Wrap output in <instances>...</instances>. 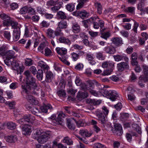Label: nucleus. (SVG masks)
I'll use <instances>...</instances> for the list:
<instances>
[{"label": "nucleus", "mask_w": 148, "mask_h": 148, "mask_svg": "<svg viewBox=\"0 0 148 148\" xmlns=\"http://www.w3.org/2000/svg\"><path fill=\"white\" fill-rule=\"evenodd\" d=\"M21 86L23 91L25 92L27 95L26 99L29 102L33 104H38V101L31 95V93L37 95V93L35 90H29L27 89L26 88L25 86H23V85H22Z\"/></svg>", "instance_id": "f257e3e1"}, {"label": "nucleus", "mask_w": 148, "mask_h": 148, "mask_svg": "<svg viewBox=\"0 0 148 148\" xmlns=\"http://www.w3.org/2000/svg\"><path fill=\"white\" fill-rule=\"evenodd\" d=\"M26 85L23 86H25L26 88L29 90H37L36 89L37 85L36 83L35 79L32 76H29L26 78Z\"/></svg>", "instance_id": "f03ea898"}, {"label": "nucleus", "mask_w": 148, "mask_h": 148, "mask_svg": "<svg viewBox=\"0 0 148 148\" xmlns=\"http://www.w3.org/2000/svg\"><path fill=\"white\" fill-rule=\"evenodd\" d=\"M51 132L50 131H47L43 133L37 139V140L39 143L41 144L44 143L47 141L50 138L51 135Z\"/></svg>", "instance_id": "7ed1b4c3"}, {"label": "nucleus", "mask_w": 148, "mask_h": 148, "mask_svg": "<svg viewBox=\"0 0 148 148\" xmlns=\"http://www.w3.org/2000/svg\"><path fill=\"white\" fill-rule=\"evenodd\" d=\"M11 66L12 69L17 71V74L21 73L23 70L19 66L18 62L15 60H12L11 62Z\"/></svg>", "instance_id": "20e7f679"}, {"label": "nucleus", "mask_w": 148, "mask_h": 148, "mask_svg": "<svg viewBox=\"0 0 148 148\" xmlns=\"http://www.w3.org/2000/svg\"><path fill=\"white\" fill-rule=\"evenodd\" d=\"M117 68L119 71H123L125 69H129V66L127 62H122L117 64Z\"/></svg>", "instance_id": "39448f33"}, {"label": "nucleus", "mask_w": 148, "mask_h": 148, "mask_svg": "<svg viewBox=\"0 0 148 148\" xmlns=\"http://www.w3.org/2000/svg\"><path fill=\"white\" fill-rule=\"evenodd\" d=\"M13 39L15 41H17L20 35V29L19 27H16L14 29L13 32Z\"/></svg>", "instance_id": "423d86ee"}, {"label": "nucleus", "mask_w": 148, "mask_h": 148, "mask_svg": "<svg viewBox=\"0 0 148 148\" xmlns=\"http://www.w3.org/2000/svg\"><path fill=\"white\" fill-rule=\"evenodd\" d=\"M104 51L108 54H113L116 52V50L114 47L111 45L105 47L104 48Z\"/></svg>", "instance_id": "0eeeda50"}, {"label": "nucleus", "mask_w": 148, "mask_h": 148, "mask_svg": "<svg viewBox=\"0 0 148 148\" xmlns=\"http://www.w3.org/2000/svg\"><path fill=\"white\" fill-rule=\"evenodd\" d=\"M1 18L2 19L4 20L3 24L4 25L9 26L10 21L11 19L9 16L4 14H2L1 15Z\"/></svg>", "instance_id": "6e6552de"}, {"label": "nucleus", "mask_w": 148, "mask_h": 148, "mask_svg": "<svg viewBox=\"0 0 148 148\" xmlns=\"http://www.w3.org/2000/svg\"><path fill=\"white\" fill-rule=\"evenodd\" d=\"M66 116V115L63 112H60L58 114L57 119H56L57 124L61 125H63V123L62 118H65Z\"/></svg>", "instance_id": "1a4fd4ad"}, {"label": "nucleus", "mask_w": 148, "mask_h": 148, "mask_svg": "<svg viewBox=\"0 0 148 148\" xmlns=\"http://www.w3.org/2000/svg\"><path fill=\"white\" fill-rule=\"evenodd\" d=\"M109 94L108 97L112 101H114L119 97V95L114 90H109Z\"/></svg>", "instance_id": "9d476101"}, {"label": "nucleus", "mask_w": 148, "mask_h": 148, "mask_svg": "<svg viewBox=\"0 0 148 148\" xmlns=\"http://www.w3.org/2000/svg\"><path fill=\"white\" fill-rule=\"evenodd\" d=\"M45 81L48 83L51 82L53 78V73L50 71H46L45 73Z\"/></svg>", "instance_id": "9b49d317"}, {"label": "nucleus", "mask_w": 148, "mask_h": 148, "mask_svg": "<svg viewBox=\"0 0 148 148\" xmlns=\"http://www.w3.org/2000/svg\"><path fill=\"white\" fill-rule=\"evenodd\" d=\"M97 18H98L97 17H91L89 19L84 21H83V23L84 26L85 28H88V25L93 22V21L95 20Z\"/></svg>", "instance_id": "f8f14e48"}, {"label": "nucleus", "mask_w": 148, "mask_h": 148, "mask_svg": "<svg viewBox=\"0 0 148 148\" xmlns=\"http://www.w3.org/2000/svg\"><path fill=\"white\" fill-rule=\"evenodd\" d=\"M6 141L8 143H14L17 140L16 136L15 135H11L5 137Z\"/></svg>", "instance_id": "ddd939ff"}, {"label": "nucleus", "mask_w": 148, "mask_h": 148, "mask_svg": "<svg viewBox=\"0 0 148 148\" xmlns=\"http://www.w3.org/2000/svg\"><path fill=\"white\" fill-rule=\"evenodd\" d=\"M41 110L42 112L46 113L47 112V110H51L52 108L51 105L49 104L44 103L42 106L40 107Z\"/></svg>", "instance_id": "4468645a"}, {"label": "nucleus", "mask_w": 148, "mask_h": 148, "mask_svg": "<svg viewBox=\"0 0 148 148\" xmlns=\"http://www.w3.org/2000/svg\"><path fill=\"white\" fill-rule=\"evenodd\" d=\"M72 28L73 32L75 33H78L80 32V28L79 25L77 23H73Z\"/></svg>", "instance_id": "2eb2a0df"}, {"label": "nucleus", "mask_w": 148, "mask_h": 148, "mask_svg": "<svg viewBox=\"0 0 148 148\" xmlns=\"http://www.w3.org/2000/svg\"><path fill=\"white\" fill-rule=\"evenodd\" d=\"M87 82L90 89H92L94 88L95 85L98 86L100 85V84L95 80H89L87 81Z\"/></svg>", "instance_id": "dca6fc26"}, {"label": "nucleus", "mask_w": 148, "mask_h": 148, "mask_svg": "<svg viewBox=\"0 0 148 148\" xmlns=\"http://www.w3.org/2000/svg\"><path fill=\"white\" fill-rule=\"evenodd\" d=\"M112 43L116 46H118L122 43V40L121 38L114 37L111 39Z\"/></svg>", "instance_id": "f3484780"}, {"label": "nucleus", "mask_w": 148, "mask_h": 148, "mask_svg": "<svg viewBox=\"0 0 148 148\" xmlns=\"http://www.w3.org/2000/svg\"><path fill=\"white\" fill-rule=\"evenodd\" d=\"M99 121L102 124H104L106 122V117L104 116L101 113H99L97 115Z\"/></svg>", "instance_id": "a211bd4d"}, {"label": "nucleus", "mask_w": 148, "mask_h": 148, "mask_svg": "<svg viewBox=\"0 0 148 148\" xmlns=\"http://www.w3.org/2000/svg\"><path fill=\"white\" fill-rule=\"evenodd\" d=\"M23 134H27L31 132V127L30 125H25L23 127Z\"/></svg>", "instance_id": "6ab92c4d"}, {"label": "nucleus", "mask_w": 148, "mask_h": 148, "mask_svg": "<svg viewBox=\"0 0 148 148\" xmlns=\"http://www.w3.org/2000/svg\"><path fill=\"white\" fill-rule=\"evenodd\" d=\"M71 119H73L75 121V120L73 118H71L66 119V123L67 126L69 129L71 130H74L75 128V125L73 124L71 122Z\"/></svg>", "instance_id": "aec40b11"}, {"label": "nucleus", "mask_w": 148, "mask_h": 148, "mask_svg": "<svg viewBox=\"0 0 148 148\" xmlns=\"http://www.w3.org/2000/svg\"><path fill=\"white\" fill-rule=\"evenodd\" d=\"M57 42H58L66 44H69L70 43V41L68 38H66L63 36L59 37L58 39Z\"/></svg>", "instance_id": "412c9836"}, {"label": "nucleus", "mask_w": 148, "mask_h": 148, "mask_svg": "<svg viewBox=\"0 0 148 148\" xmlns=\"http://www.w3.org/2000/svg\"><path fill=\"white\" fill-rule=\"evenodd\" d=\"M25 116L27 122L32 123L35 119V117L31 114H26Z\"/></svg>", "instance_id": "4be33fe9"}, {"label": "nucleus", "mask_w": 148, "mask_h": 148, "mask_svg": "<svg viewBox=\"0 0 148 148\" xmlns=\"http://www.w3.org/2000/svg\"><path fill=\"white\" fill-rule=\"evenodd\" d=\"M89 0H77L78 4L76 6V9L79 10L82 8L84 6L85 3Z\"/></svg>", "instance_id": "5701e85b"}, {"label": "nucleus", "mask_w": 148, "mask_h": 148, "mask_svg": "<svg viewBox=\"0 0 148 148\" xmlns=\"http://www.w3.org/2000/svg\"><path fill=\"white\" fill-rule=\"evenodd\" d=\"M79 134L82 136H85L86 137L90 136L92 134L89 132L86 129L81 130L79 132Z\"/></svg>", "instance_id": "b1692460"}, {"label": "nucleus", "mask_w": 148, "mask_h": 148, "mask_svg": "<svg viewBox=\"0 0 148 148\" xmlns=\"http://www.w3.org/2000/svg\"><path fill=\"white\" fill-rule=\"evenodd\" d=\"M58 53L62 56L64 55L67 53L66 49L64 48H58L56 49Z\"/></svg>", "instance_id": "393cba45"}, {"label": "nucleus", "mask_w": 148, "mask_h": 148, "mask_svg": "<svg viewBox=\"0 0 148 148\" xmlns=\"http://www.w3.org/2000/svg\"><path fill=\"white\" fill-rule=\"evenodd\" d=\"M88 96V93L86 92H79L77 97L79 99H85L87 98Z\"/></svg>", "instance_id": "a878e982"}, {"label": "nucleus", "mask_w": 148, "mask_h": 148, "mask_svg": "<svg viewBox=\"0 0 148 148\" xmlns=\"http://www.w3.org/2000/svg\"><path fill=\"white\" fill-rule=\"evenodd\" d=\"M86 102L88 103L93 104L94 105H99L101 102L100 101H96L94 99H87L86 100Z\"/></svg>", "instance_id": "bb28decb"}, {"label": "nucleus", "mask_w": 148, "mask_h": 148, "mask_svg": "<svg viewBox=\"0 0 148 148\" xmlns=\"http://www.w3.org/2000/svg\"><path fill=\"white\" fill-rule=\"evenodd\" d=\"M15 54V53L12 50H8L6 51L5 54L6 57L12 58L16 57L14 56Z\"/></svg>", "instance_id": "cd10ccee"}, {"label": "nucleus", "mask_w": 148, "mask_h": 148, "mask_svg": "<svg viewBox=\"0 0 148 148\" xmlns=\"http://www.w3.org/2000/svg\"><path fill=\"white\" fill-rule=\"evenodd\" d=\"M75 3H71L67 4L66 6V9L69 11L72 12L75 9Z\"/></svg>", "instance_id": "c85d7f7f"}, {"label": "nucleus", "mask_w": 148, "mask_h": 148, "mask_svg": "<svg viewBox=\"0 0 148 148\" xmlns=\"http://www.w3.org/2000/svg\"><path fill=\"white\" fill-rule=\"evenodd\" d=\"M99 92L103 96L108 97L109 94V91L107 90L106 88L101 89L99 90Z\"/></svg>", "instance_id": "c756f323"}, {"label": "nucleus", "mask_w": 148, "mask_h": 148, "mask_svg": "<svg viewBox=\"0 0 148 148\" xmlns=\"http://www.w3.org/2000/svg\"><path fill=\"white\" fill-rule=\"evenodd\" d=\"M6 125L7 126L8 128L11 130H13L16 128V124L12 122L6 123Z\"/></svg>", "instance_id": "7c9ffc66"}, {"label": "nucleus", "mask_w": 148, "mask_h": 148, "mask_svg": "<svg viewBox=\"0 0 148 148\" xmlns=\"http://www.w3.org/2000/svg\"><path fill=\"white\" fill-rule=\"evenodd\" d=\"M67 26V22L64 20L60 21L58 23V27L60 29H65Z\"/></svg>", "instance_id": "2f4dec72"}, {"label": "nucleus", "mask_w": 148, "mask_h": 148, "mask_svg": "<svg viewBox=\"0 0 148 148\" xmlns=\"http://www.w3.org/2000/svg\"><path fill=\"white\" fill-rule=\"evenodd\" d=\"M95 7L97 10V12L100 14L102 13V8L101 4L98 2H96L94 3Z\"/></svg>", "instance_id": "473e14b6"}, {"label": "nucleus", "mask_w": 148, "mask_h": 148, "mask_svg": "<svg viewBox=\"0 0 148 148\" xmlns=\"http://www.w3.org/2000/svg\"><path fill=\"white\" fill-rule=\"evenodd\" d=\"M37 73L36 77L39 81L42 80L43 77V72L42 69H39Z\"/></svg>", "instance_id": "72a5a7b5"}, {"label": "nucleus", "mask_w": 148, "mask_h": 148, "mask_svg": "<svg viewBox=\"0 0 148 148\" xmlns=\"http://www.w3.org/2000/svg\"><path fill=\"white\" fill-rule=\"evenodd\" d=\"M57 16L58 18L61 19H66V18L65 13L62 11L58 12L57 13Z\"/></svg>", "instance_id": "f704fd0d"}, {"label": "nucleus", "mask_w": 148, "mask_h": 148, "mask_svg": "<svg viewBox=\"0 0 148 148\" xmlns=\"http://www.w3.org/2000/svg\"><path fill=\"white\" fill-rule=\"evenodd\" d=\"M63 141L64 143H66L68 145H71L73 144V140L68 136L64 137Z\"/></svg>", "instance_id": "c9c22d12"}, {"label": "nucleus", "mask_w": 148, "mask_h": 148, "mask_svg": "<svg viewBox=\"0 0 148 148\" xmlns=\"http://www.w3.org/2000/svg\"><path fill=\"white\" fill-rule=\"evenodd\" d=\"M7 49V46L5 45H3L0 47V55L4 56L5 54V51Z\"/></svg>", "instance_id": "e433bc0d"}, {"label": "nucleus", "mask_w": 148, "mask_h": 148, "mask_svg": "<svg viewBox=\"0 0 148 148\" xmlns=\"http://www.w3.org/2000/svg\"><path fill=\"white\" fill-rule=\"evenodd\" d=\"M78 14L82 18L87 17L88 15V14L84 10L79 11Z\"/></svg>", "instance_id": "4c0bfd02"}, {"label": "nucleus", "mask_w": 148, "mask_h": 148, "mask_svg": "<svg viewBox=\"0 0 148 148\" xmlns=\"http://www.w3.org/2000/svg\"><path fill=\"white\" fill-rule=\"evenodd\" d=\"M115 61L119 62L123 60V56L120 55H116L113 56Z\"/></svg>", "instance_id": "58836bf2"}, {"label": "nucleus", "mask_w": 148, "mask_h": 148, "mask_svg": "<svg viewBox=\"0 0 148 148\" xmlns=\"http://www.w3.org/2000/svg\"><path fill=\"white\" fill-rule=\"evenodd\" d=\"M43 133H44V132L42 130L38 129L35 130L34 135L36 136V137L38 138V137L43 134Z\"/></svg>", "instance_id": "ea45409f"}, {"label": "nucleus", "mask_w": 148, "mask_h": 148, "mask_svg": "<svg viewBox=\"0 0 148 148\" xmlns=\"http://www.w3.org/2000/svg\"><path fill=\"white\" fill-rule=\"evenodd\" d=\"M54 33L56 36H62L63 35V34L61 30L59 27L57 28L56 30L54 31Z\"/></svg>", "instance_id": "a19ab883"}, {"label": "nucleus", "mask_w": 148, "mask_h": 148, "mask_svg": "<svg viewBox=\"0 0 148 148\" xmlns=\"http://www.w3.org/2000/svg\"><path fill=\"white\" fill-rule=\"evenodd\" d=\"M77 125L79 127H83L86 125V124L85 122L82 120H80L78 121H75Z\"/></svg>", "instance_id": "79ce46f5"}, {"label": "nucleus", "mask_w": 148, "mask_h": 148, "mask_svg": "<svg viewBox=\"0 0 148 148\" xmlns=\"http://www.w3.org/2000/svg\"><path fill=\"white\" fill-rule=\"evenodd\" d=\"M46 46V45L45 43H41L38 48V50L43 54L44 53L43 49Z\"/></svg>", "instance_id": "37998d69"}, {"label": "nucleus", "mask_w": 148, "mask_h": 148, "mask_svg": "<svg viewBox=\"0 0 148 148\" xmlns=\"http://www.w3.org/2000/svg\"><path fill=\"white\" fill-rule=\"evenodd\" d=\"M25 64L28 66H30L33 64V60L31 58H26L25 60Z\"/></svg>", "instance_id": "c03bdc74"}, {"label": "nucleus", "mask_w": 148, "mask_h": 148, "mask_svg": "<svg viewBox=\"0 0 148 148\" xmlns=\"http://www.w3.org/2000/svg\"><path fill=\"white\" fill-rule=\"evenodd\" d=\"M135 10V8L134 7H129L125 8L124 11L125 12H127L131 13H133Z\"/></svg>", "instance_id": "a18cd8bd"}, {"label": "nucleus", "mask_w": 148, "mask_h": 148, "mask_svg": "<svg viewBox=\"0 0 148 148\" xmlns=\"http://www.w3.org/2000/svg\"><path fill=\"white\" fill-rule=\"evenodd\" d=\"M54 33L53 30L50 29H48L47 30V36L49 38H54L53 35Z\"/></svg>", "instance_id": "49530a36"}, {"label": "nucleus", "mask_w": 148, "mask_h": 148, "mask_svg": "<svg viewBox=\"0 0 148 148\" xmlns=\"http://www.w3.org/2000/svg\"><path fill=\"white\" fill-rule=\"evenodd\" d=\"M142 67L144 74L146 76H148V66L143 64L142 65Z\"/></svg>", "instance_id": "de8ad7c7"}, {"label": "nucleus", "mask_w": 148, "mask_h": 148, "mask_svg": "<svg viewBox=\"0 0 148 148\" xmlns=\"http://www.w3.org/2000/svg\"><path fill=\"white\" fill-rule=\"evenodd\" d=\"M30 109H31L30 111L34 115L37 116H38V110L37 108L35 107H33L32 108L29 107Z\"/></svg>", "instance_id": "09e8293b"}, {"label": "nucleus", "mask_w": 148, "mask_h": 148, "mask_svg": "<svg viewBox=\"0 0 148 148\" xmlns=\"http://www.w3.org/2000/svg\"><path fill=\"white\" fill-rule=\"evenodd\" d=\"M81 89L83 90L89 91L90 88L87 84L86 83H83L80 85Z\"/></svg>", "instance_id": "8fccbe9b"}, {"label": "nucleus", "mask_w": 148, "mask_h": 148, "mask_svg": "<svg viewBox=\"0 0 148 148\" xmlns=\"http://www.w3.org/2000/svg\"><path fill=\"white\" fill-rule=\"evenodd\" d=\"M5 103L6 104L8 105L10 109H13L15 107V103L14 101L7 103V101L5 100Z\"/></svg>", "instance_id": "3c124183"}, {"label": "nucleus", "mask_w": 148, "mask_h": 148, "mask_svg": "<svg viewBox=\"0 0 148 148\" xmlns=\"http://www.w3.org/2000/svg\"><path fill=\"white\" fill-rule=\"evenodd\" d=\"M53 146L54 147L55 146H57L58 148H64V146L61 143H58L56 141L54 140L53 141Z\"/></svg>", "instance_id": "603ef678"}, {"label": "nucleus", "mask_w": 148, "mask_h": 148, "mask_svg": "<svg viewBox=\"0 0 148 148\" xmlns=\"http://www.w3.org/2000/svg\"><path fill=\"white\" fill-rule=\"evenodd\" d=\"M96 57L99 60H103L104 59L102 53L101 52H98L96 53Z\"/></svg>", "instance_id": "864d4df0"}, {"label": "nucleus", "mask_w": 148, "mask_h": 148, "mask_svg": "<svg viewBox=\"0 0 148 148\" xmlns=\"http://www.w3.org/2000/svg\"><path fill=\"white\" fill-rule=\"evenodd\" d=\"M10 21L9 26L10 25L14 29L17 27L16 26L18 24V23L15 21L12 20L11 19H10Z\"/></svg>", "instance_id": "5fc2aeb1"}, {"label": "nucleus", "mask_w": 148, "mask_h": 148, "mask_svg": "<svg viewBox=\"0 0 148 148\" xmlns=\"http://www.w3.org/2000/svg\"><path fill=\"white\" fill-rule=\"evenodd\" d=\"M57 1H54L53 0H50L47 3V5L48 6H55L57 5Z\"/></svg>", "instance_id": "6e6d98bb"}, {"label": "nucleus", "mask_w": 148, "mask_h": 148, "mask_svg": "<svg viewBox=\"0 0 148 148\" xmlns=\"http://www.w3.org/2000/svg\"><path fill=\"white\" fill-rule=\"evenodd\" d=\"M145 0H140L138 5V9L140 10H141L142 8L145 5L144 3Z\"/></svg>", "instance_id": "4d7b16f0"}, {"label": "nucleus", "mask_w": 148, "mask_h": 148, "mask_svg": "<svg viewBox=\"0 0 148 148\" xmlns=\"http://www.w3.org/2000/svg\"><path fill=\"white\" fill-rule=\"evenodd\" d=\"M113 132L115 134L118 135L119 136H121L123 134L122 130H114L113 131Z\"/></svg>", "instance_id": "13d9d810"}, {"label": "nucleus", "mask_w": 148, "mask_h": 148, "mask_svg": "<svg viewBox=\"0 0 148 148\" xmlns=\"http://www.w3.org/2000/svg\"><path fill=\"white\" fill-rule=\"evenodd\" d=\"M139 80H142L145 83L148 79V76L142 75L139 77Z\"/></svg>", "instance_id": "bf43d9fd"}, {"label": "nucleus", "mask_w": 148, "mask_h": 148, "mask_svg": "<svg viewBox=\"0 0 148 148\" xmlns=\"http://www.w3.org/2000/svg\"><path fill=\"white\" fill-rule=\"evenodd\" d=\"M101 36L102 38L104 39H105L107 40V38H108L110 36V34L109 32H106L102 33L101 34Z\"/></svg>", "instance_id": "052dcab7"}, {"label": "nucleus", "mask_w": 148, "mask_h": 148, "mask_svg": "<svg viewBox=\"0 0 148 148\" xmlns=\"http://www.w3.org/2000/svg\"><path fill=\"white\" fill-rule=\"evenodd\" d=\"M37 11L39 13L41 14H45L46 10L40 7H38L37 8Z\"/></svg>", "instance_id": "680f3d73"}, {"label": "nucleus", "mask_w": 148, "mask_h": 148, "mask_svg": "<svg viewBox=\"0 0 148 148\" xmlns=\"http://www.w3.org/2000/svg\"><path fill=\"white\" fill-rule=\"evenodd\" d=\"M5 59L4 60L5 63L8 66H9L11 65L12 61L11 59H12L8 57H6Z\"/></svg>", "instance_id": "e2e57ef3"}, {"label": "nucleus", "mask_w": 148, "mask_h": 148, "mask_svg": "<svg viewBox=\"0 0 148 148\" xmlns=\"http://www.w3.org/2000/svg\"><path fill=\"white\" fill-rule=\"evenodd\" d=\"M57 94L59 97H64L66 95V92L63 90H59L57 92Z\"/></svg>", "instance_id": "0e129e2a"}, {"label": "nucleus", "mask_w": 148, "mask_h": 148, "mask_svg": "<svg viewBox=\"0 0 148 148\" xmlns=\"http://www.w3.org/2000/svg\"><path fill=\"white\" fill-rule=\"evenodd\" d=\"M112 71V70L106 69L104 70L102 75H110Z\"/></svg>", "instance_id": "69168bd1"}, {"label": "nucleus", "mask_w": 148, "mask_h": 148, "mask_svg": "<svg viewBox=\"0 0 148 148\" xmlns=\"http://www.w3.org/2000/svg\"><path fill=\"white\" fill-rule=\"evenodd\" d=\"M4 35L5 38L8 40H10L11 38V35L10 32L5 31L4 32Z\"/></svg>", "instance_id": "338daca9"}, {"label": "nucleus", "mask_w": 148, "mask_h": 148, "mask_svg": "<svg viewBox=\"0 0 148 148\" xmlns=\"http://www.w3.org/2000/svg\"><path fill=\"white\" fill-rule=\"evenodd\" d=\"M45 55L46 56H48L51 55V52L50 49L48 48L45 49Z\"/></svg>", "instance_id": "774afa93"}]
</instances>
